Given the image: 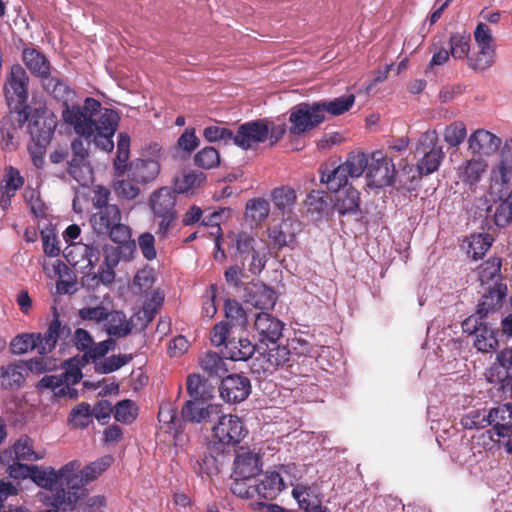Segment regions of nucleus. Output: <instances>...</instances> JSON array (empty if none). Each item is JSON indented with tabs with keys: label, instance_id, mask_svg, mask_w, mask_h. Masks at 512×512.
Wrapping results in <instances>:
<instances>
[{
	"label": "nucleus",
	"instance_id": "f257e3e1",
	"mask_svg": "<svg viewBox=\"0 0 512 512\" xmlns=\"http://www.w3.org/2000/svg\"><path fill=\"white\" fill-rule=\"evenodd\" d=\"M62 117L78 136L87 141L93 137L95 145L101 150L110 152L114 148L112 138L118 127L119 115L112 109H102L98 100L88 97L83 106H67Z\"/></svg>",
	"mask_w": 512,
	"mask_h": 512
},
{
	"label": "nucleus",
	"instance_id": "f03ea898",
	"mask_svg": "<svg viewBox=\"0 0 512 512\" xmlns=\"http://www.w3.org/2000/svg\"><path fill=\"white\" fill-rule=\"evenodd\" d=\"M81 467L78 460H73L58 471L53 468L47 470L33 466L31 479L38 486L51 492L49 505L58 508L64 506L70 511L74 510L77 502L83 498L81 487L74 483L77 480L75 472Z\"/></svg>",
	"mask_w": 512,
	"mask_h": 512
},
{
	"label": "nucleus",
	"instance_id": "7ed1b4c3",
	"mask_svg": "<svg viewBox=\"0 0 512 512\" xmlns=\"http://www.w3.org/2000/svg\"><path fill=\"white\" fill-rule=\"evenodd\" d=\"M413 155L417 171L421 176H428L439 169L445 158V152L439 144L436 130H427L421 133L415 143Z\"/></svg>",
	"mask_w": 512,
	"mask_h": 512
},
{
	"label": "nucleus",
	"instance_id": "20e7f679",
	"mask_svg": "<svg viewBox=\"0 0 512 512\" xmlns=\"http://www.w3.org/2000/svg\"><path fill=\"white\" fill-rule=\"evenodd\" d=\"M225 320L214 325L211 331V342L215 346H221L230 337L232 330L244 331L248 324L246 311L242 305L234 299H226L224 302Z\"/></svg>",
	"mask_w": 512,
	"mask_h": 512
},
{
	"label": "nucleus",
	"instance_id": "39448f33",
	"mask_svg": "<svg viewBox=\"0 0 512 512\" xmlns=\"http://www.w3.org/2000/svg\"><path fill=\"white\" fill-rule=\"evenodd\" d=\"M148 204L153 215L161 219L156 233L165 236L177 218L175 192L169 187H161L151 193Z\"/></svg>",
	"mask_w": 512,
	"mask_h": 512
},
{
	"label": "nucleus",
	"instance_id": "423d86ee",
	"mask_svg": "<svg viewBox=\"0 0 512 512\" xmlns=\"http://www.w3.org/2000/svg\"><path fill=\"white\" fill-rule=\"evenodd\" d=\"M91 141L83 137L75 138L71 142V159L67 162L68 174L80 185H88L93 179V169L90 163L89 148Z\"/></svg>",
	"mask_w": 512,
	"mask_h": 512
},
{
	"label": "nucleus",
	"instance_id": "0eeeda50",
	"mask_svg": "<svg viewBox=\"0 0 512 512\" xmlns=\"http://www.w3.org/2000/svg\"><path fill=\"white\" fill-rule=\"evenodd\" d=\"M217 423L212 427L213 437L217 446H235L239 444L247 435L248 430L242 419L237 415H225L221 409L220 416L216 417Z\"/></svg>",
	"mask_w": 512,
	"mask_h": 512
},
{
	"label": "nucleus",
	"instance_id": "6e6552de",
	"mask_svg": "<svg viewBox=\"0 0 512 512\" xmlns=\"http://www.w3.org/2000/svg\"><path fill=\"white\" fill-rule=\"evenodd\" d=\"M29 78L25 69L19 65H13L4 85V95L8 108L18 112L22 110L28 99Z\"/></svg>",
	"mask_w": 512,
	"mask_h": 512
},
{
	"label": "nucleus",
	"instance_id": "1a4fd4ad",
	"mask_svg": "<svg viewBox=\"0 0 512 512\" xmlns=\"http://www.w3.org/2000/svg\"><path fill=\"white\" fill-rule=\"evenodd\" d=\"M324 116L317 102L300 103L291 108L289 115V133L302 135L321 124Z\"/></svg>",
	"mask_w": 512,
	"mask_h": 512
},
{
	"label": "nucleus",
	"instance_id": "9d476101",
	"mask_svg": "<svg viewBox=\"0 0 512 512\" xmlns=\"http://www.w3.org/2000/svg\"><path fill=\"white\" fill-rule=\"evenodd\" d=\"M269 132L268 119L252 120L238 126L233 143L243 150L254 149L268 140Z\"/></svg>",
	"mask_w": 512,
	"mask_h": 512
},
{
	"label": "nucleus",
	"instance_id": "9b49d317",
	"mask_svg": "<svg viewBox=\"0 0 512 512\" xmlns=\"http://www.w3.org/2000/svg\"><path fill=\"white\" fill-rule=\"evenodd\" d=\"M221 414V404L208 401L186 400L180 410L182 423L208 424Z\"/></svg>",
	"mask_w": 512,
	"mask_h": 512
},
{
	"label": "nucleus",
	"instance_id": "f8f14e48",
	"mask_svg": "<svg viewBox=\"0 0 512 512\" xmlns=\"http://www.w3.org/2000/svg\"><path fill=\"white\" fill-rule=\"evenodd\" d=\"M152 150L153 158H136L128 164L127 173L130 180L140 184L146 185L153 182L160 173V163L155 156V153L160 152L158 144H154L150 147Z\"/></svg>",
	"mask_w": 512,
	"mask_h": 512
},
{
	"label": "nucleus",
	"instance_id": "ddd939ff",
	"mask_svg": "<svg viewBox=\"0 0 512 512\" xmlns=\"http://www.w3.org/2000/svg\"><path fill=\"white\" fill-rule=\"evenodd\" d=\"M395 165L381 151L371 154L368 165L367 180L371 187H383L390 185L394 178Z\"/></svg>",
	"mask_w": 512,
	"mask_h": 512
},
{
	"label": "nucleus",
	"instance_id": "4468645a",
	"mask_svg": "<svg viewBox=\"0 0 512 512\" xmlns=\"http://www.w3.org/2000/svg\"><path fill=\"white\" fill-rule=\"evenodd\" d=\"M219 391L221 397L226 402L240 403L249 396L251 392V383L246 376L232 374L221 381Z\"/></svg>",
	"mask_w": 512,
	"mask_h": 512
},
{
	"label": "nucleus",
	"instance_id": "2eb2a0df",
	"mask_svg": "<svg viewBox=\"0 0 512 512\" xmlns=\"http://www.w3.org/2000/svg\"><path fill=\"white\" fill-rule=\"evenodd\" d=\"M243 299L256 309L271 310L276 304L277 296L262 282H249L244 287Z\"/></svg>",
	"mask_w": 512,
	"mask_h": 512
},
{
	"label": "nucleus",
	"instance_id": "dca6fc26",
	"mask_svg": "<svg viewBox=\"0 0 512 512\" xmlns=\"http://www.w3.org/2000/svg\"><path fill=\"white\" fill-rule=\"evenodd\" d=\"M39 336L37 340V351L40 355H46L54 350L59 339H66L71 335V328L68 325H62L59 316L54 312V318L49 324L47 331Z\"/></svg>",
	"mask_w": 512,
	"mask_h": 512
},
{
	"label": "nucleus",
	"instance_id": "f3484780",
	"mask_svg": "<svg viewBox=\"0 0 512 512\" xmlns=\"http://www.w3.org/2000/svg\"><path fill=\"white\" fill-rule=\"evenodd\" d=\"M260 471L261 463L259 455L251 451L241 449L234 460L232 475L235 481L250 480Z\"/></svg>",
	"mask_w": 512,
	"mask_h": 512
},
{
	"label": "nucleus",
	"instance_id": "a211bd4d",
	"mask_svg": "<svg viewBox=\"0 0 512 512\" xmlns=\"http://www.w3.org/2000/svg\"><path fill=\"white\" fill-rule=\"evenodd\" d=\"M254 327L261 342L275 344L282 336L284 324L273 315L261 312L256 315Z\"/></svg>",
	"mask_w": 512,
	"mask_h": 512
},
{
	"label": "nucleus",
	"instance_id": "6ab92c4d",
	"mask_svg": "<svg viewBox=\"0 0 512 512\" xmlns=\"http://www.w3.org/2000/svg\"><path fill=\"white\" fill-rule=\"evenodd\" d=\"M22 110L15 112L10 110V113L5 115L0 120V136L2 146L8 151L16 150L18 130L22 127L23 119L21 115Z\"/></svg>",
	"mask_w": 512,
	"mask_h": 512
},
{
	"label": "nucleus",
	"instance_id": "aec40b11",
	"mask_svg": "<svg viewBox=\"0 0 512 512\" xmlns=\"http://www.w3.org/2000/svg\"><path fill=\"white\" fill-rule=\"evenodd\" d=\"M501 143L499 137L484 129L476 130L468 139L469 149L474 154L485 156L493 155L499 149Z\"/></svg>",
	"mask_w": 512,
	"mask_h": 512
},
{
	"label": "nucleus",
	"instance_id": "412c9836",
	"mask_svg": "<svg viewBox=\"0 0 512 512\" xmlns=\"http://www.w3.org/2000/svg\"><path fill=\"white\" fill-rule=\"evenodd\" d=\"M122 215L118 205L96 210L90 217V224L97 235L107 236L113 225L121 221Z\"/></svg>",
	"mask_w": 512,
	"mask_h": 512
},
{
	"label": "nucleus",
	"instance_id": "4be33fe9",
	"mask_svg": "<svg viewBox=\"0 0 512 512\" xmlns=\"http://www.w3.org/2000/svg\"><path fill=\"white\" fill-rule=\"evenodd\" d=\"M334 209L340 216H354L361 214L360 193L352 186L335 191Z\"/></svg>",
	"mask_w": 512,
	"mask_h": 512
},
{
	"label": "nucleus",
	"instance_id": "5701e85b",
	"mask_svg": "<svg viewBox=\"0 0 512 512\" xmlns=\"http://www.w3.org/2000/svg\"><path fill=\"white\" fill-rule=\"evenodd\" d=\"M55 127L53 119L45 116H37L29 122L28 128L31 139L40 150L49 144Z\"/></svg>",
	"mask_w": 512,
	"mask_h": 512
},
{
	"label": "nucleus",
	"instance_id": "b1692460",
	"mask_svg": "<svg viewBox=\"0 0 512 512\" xmlns=\"http://www.w3.org/2000/svg\"><path fill=\"white\" fill-rule=\"evenodd\" d=\"M490 426L499 437L512 435V403H506L489 411Z\"/></svg>",
	"mask_w": 512,
	"mask_h": 512
},
{
	"label": "nucleus",
	"instance_id": "393cba45",
	"mask_svg": "<svg viewBox=\"0 0 512 512\" xmlns=\"http://www.w3.org/2000/svg\"><path fill=\"white\" fill-rule=\"evenodd\" d=\"M284 488L283 478L278 472H267L259 483L249 486L261 498L273 500Z\"/></svg>",
	"mask_w": 512,
	"mask_h": 512
},
{
	"label": "nucleus",
	"instance_id": "a878e982",
	"mask_svg": "<svg viewBox=\"0 0 512 512\" xmlns=\"http://www.w3.org/2000/svg\"><path fill=\"white\" fill-rule=\"evenodd\" d=\"M112 457L110 455L104 456L88 466H86L83 470L80 468L75 472L77 475V480H75V484L77 487H81L83 492V497L86 495L87 490L85 488L86 484L90 481L95 480L103 471H105L112 463Z\"/></svg>",
	"mask_w": 512,
	"mask_h": 512
},
{
	"label": "nucleus",
	"instance_id": "bb28decb",
	"mask_svg": "<svg viewBox=\"0 0 512 512\" xmlns=\"http://www.w3.org/2000/svg\"><path fill=\"white\" fill-rule=\"evenodd\" d=\"M103 328L109 336L123 338L131 333L133 324L127 319L123 311L111 308Z\"/></svg>",
	"mask_w": 512,
	"mask_h": 512
},
{
	"label": "nucleus",
	"instance_id": "cd10ccee",
	"mask_svg": "<svg viewBox=\"0 0 512 512\" xmlns=\"http://www.w3.org/2000/svg\"><path fill=\"white\" fill-rule=\"evenodd\" d=\"M223 354L225 358L232 361H246L254 354L255 346L246 338H227L225 343Z\"/></svg>",
	"mask_w": 512,
	"mask_h": 512
},
{
	"label": "nucleus",
	"instance_id": "c85d7f7f",
	"mask_svg": "<svg viewBox=\"0 0 512 512\" xmlns=\"http://www.w3.org/2000/svg\"><path fill=\"white\" fill-rule=\"evenodd\" d=\"M299 224L290 219L282 221L278 226L269 229V238L279 249L294 243Z\"/></svg>",
	"mask_w": 512,
	"mask_h": 512
},
{
	"label": "nucleus",
	"instance_id": "c756f323",
	"mask_svg": "<svg viewBox=\"0 0 512 512\" xmlns=\"http://www.w3.org/2000/svg\"><path fill=\"white\" fill-rule=\"evenodd\" d=\"M320 181L327 185L330 191H339L347 188L349 173L342 163L336 167L329 168L327 165L320 168Z\"/></svg>",
	"mask_w": 512,
	"mask_h": 512
},
{
	"label": "nucleus",
	"instance_id": "7c9ffc66",
	"mask_svg": "<svg viewBox=\"0 0 512 512\" xmlns=\"http://www.w3.org/2000/svg\"><path fill=\"white\" fill-rule=\"evenodd\" d=\"M187 393L192 400L208 401L214 398V389L199 374H190L186 380Z\"/></svg>",
	"mask_w": 512,
	"mask_h": 512
},
{
	"label": "nucleus",
	"instance_id": "2f4dec72",
	"mask_svg": "<svg viewBox=\"0 0 512 512\" xmlns=\"http://www.w3.org/2000/svg\"><path fill=\"white\" fill-rule=\"evenodd\" d=\"M23 61L33 74L43 79L50 75V63L48 59L38 50L24 49Z\"/></svg>",
	"mask_w": 512,
	"mask_h": 512
},
{
	"label": "nucleus",
	"instance_id": "473e14b6",
	"mask_svg": "<svg viewBox=\"0 0 512 512\" xmlns=\"http://www.w3.org/2000/svg\"><path fill=\"white\" fill-rule=\"evenodd\" d=\"M292 496L297 501L299 507L305 512H330L327 507L322 506L321 501L316 497L311 498L309 487L297 485L292 490Z\"/></svg>",
	"mask_w": 512,
	"mask_h": 512
},
{
	"label": "nucleus",
	"instance_id": "72a5a7b5",
	"mask_svg": "<svg viewBox=\"0 0 512 512\" xmlns=\"http://www.w3.org/2000/svg\"><path fill=\"white\" fill-rule=\"evenodd\" d=\"M24 366L21 363H12L0 368L1 385L5 389H17L25 381Z\"/></svg>",
	"mask_w": 512,
	"mask_h": 512
},
{
	"label": "nucleus",
	"instance_id": "f704fd0d",
	"mask_svg": "<svg viewBox=\"0 0 512 512\" xmlns=\"http://www.w3.org/2000/svg\"><path fill=\"white\" fill-rule=\"evenodd\" d=\"M255 242V238L246 232L233 234L232 248L235 249L234 258L243 263L256 250Z\"/></svg>",
	"mask_w": 512,
	"mask_h": 512
},
{
	"label": "nucleus",
	"instance_id": "c9c22d12",
	"mask_svg": "<svg viewBox=\"0 0 512 512\" xmlns=\"http://www.w3.org/2000/svg\"><path fill=\"white\" fill-rule=\"evenodd\" d=\"M125 174L126 178L118 177V179L113 181L112 189L120 200L132 201L135 200L141 193L139 187L140 184L130 180L128 173Z\"/></svg>",
	"mask_w": 512,
	"mask_h": 512
},
{
	"label": "nucleus",
	"instance_id": "e433bc0d",
	"mask_svg": "<svg viewBox=\"0 0 512 512\" xmlns=\"http://www.w3.org/2000/svg\"><path fill=\"white\" fill-rule=\"evenodd\" d=\"M355 96L353 94L343 95L330 101L317 102L320 110L325 117V113L333 116L342 115L347 112L354 104Z\"/></svg>",
	"mask_w": 512,
	"mask_h": 512
},
{
	"label": "nucleus",
	"instance_id": "4c0bfd02",
	"mask_svg": "<svg viewBox=\"0 0 512 512\" xmlns=\"http://www.w3.org/2000/svg\"><path fill=\"white\" fill-rule=\"evenodd\" d=\"M487 166L483 159H471L460 167V178L470 185L476 184L485 173Z\"/></svg>",
	"mask_w": 512,
	"mask_h": 512
},
{
	"label": "nucleus",
	"instance_id": "58836bf2",
	"mask_svg": "<svg viewBox=\"0 0 512 512\" xmlns=\"http://www.w3.org/2000/svg\"><path fill=\"white\" fill-rule=\"evenodd\" d=\"M495 61L494 46H479V51L467 59L468 66L475 71H484L490 68Z\"/></svg>",
	"mask_w": 512,
	"mask_h": 512
},
{
	"label": "nucleus",
	"instance_id": "ea45409f",
	"mask_svg": "<svg viewBox=\"0 0 512 512\" xmlns=\"http://www.w3.org/2000/svg\"><path fill=\"white\" fill-rule=\"evenodd\" d=\"M471 36L469 33H452L449 38L450 54L456 60L468 59Z\"/></svg>",
	"mask_w": 512,
	"mask_h": 512
},
{
	"label": "nucleus",
	"instance_id": "a19ab883",
	"mask_svg": "<svg viewBox=\"0 0 512 512\" xmlns=\"http://www.w3.org/2000/svg\"><path fill=\"white\" fill-rule=\"evenodd\" d=\"M111 308L103 301L97 305H87L78 310V318L81 321L94 324L105 323Z\"/></svg>",
	"mask_w": 512,
	"mask_h": 512
},
{
	"label": "nucleus",
	"instance_id": "79ce46f5",
	"mask_svg": "<svg viewBox=\"0 0 512 512\" xmlns=\"http://www.w3.org/2000/svg\"><path fill=\"white\" fill-rule=\"evenodd\" d=\"M498 173L501 184L507 185L512 178V139L507 140L501 150V160L493 174Z\"/></svg>",
	"mask_w": 512,
	"mask_h": 512
},
{
	"label": "nucleus",
	"instance_id": "37998d69",
	"mask_svg": "<svg viewBox=\"0 0 512 512\" xmlns=\"http://www.w3.org/2000/svg\"><path fill=\"white\" fill-rule=\"evenodd\" d=\"M44 88L51 93L55 99L63 102L64 109L62 112L69 106L67 102L71 100L73 92L62 80L56 77H50L49 75L44 79Z\"/></svg>",
	"mask_w": 512,
	"mask_h": 512
},
{
	"label": "nucleus",
	"instance_id": "c03bdc74",
	"mask_svg": "<svg viewBox=\"0 0 512 512\" xmlns=\"http://www.w3.org/2000/svg\"><path fill=\"white\" fill-rule=\"evenodd\" d=\"M272 202L281 211L290 212L296 203V192L289 186L277 187L272 191Z\"/></svg>",
	"mask_w": 512,
	"mask_h": 512
},
{
	"label": "nucleus",
	"instance_id": "a18cd8bd",
	"mask_svg": "<svg viewBox=\"0 0 512 512\" xmlns=\"http://www.w3.org/2000/svg\"><path fill=\"white\" fill-rule=\"evenodd\" d=\"M206 180V175L201 171H186L175 179V189L178 193H186L198 188Z\"/></svg>",
	"mask_w": 512,
	"mask_h": 512
},
{
	"label": "nucleus",
	"instance_id": "49530a36",
	"mask_svg": "<svg viewBox=\"0 0 512 512\" xmlns=\"http://www.w3.org/2000/svg\"><path fill=\"white\" fill-rule=\"evenodd\" d=\"M209 454L204 453L200 460L197 461L199 472L207 475L219 472L217 455L224 452V448H220L216 443L210 442L208 445Z\"/></svg>",
	"mask_w": 512,
	"mask_h": 512
},
{
	"label": "nucleus",
	"instance_id": "de8ad7c7",
	"mask_svg": "<svg viewBox=\"0 0 512 512\" xmlns=\"http://www.w3.org/2000/svg\"><path fill=\"white\" fill-rule=\"evenodd\" d=\"M2 182L4 183L1 186L2 198L6 197L9 200L23 186L24 179L18 169L10 166L5 170Z\"/></svg>",
	"mask_w": 512,
	"mask_h": 512
},
{
	"label": "nucleus",
	"instance_id": "09e8293b",
	"mask_svg": "<svg viewBox=\"0 0 512 512\" xmlns=\"http://www.w3.org/2000/svg\"><path fill=\"white\" fill-rule=\"evenodd\" d=\"M200 365L210 376L221 377L228 371L224 359L215 352H207L200 359Z\"/></svg>",
	"mask_w": 512,
	"mask_h": 512
},
{
	"label": "nucleus",
	"instance_id": "8fccbe9b",
	"mask_svg": "<svg viewBox=\"0 0 512 512\" xmlns=\"http://www.w3.org/2000/svg\"><path fill=\"white\" fill-rule=\"evenodd\" d=\"M266 362V370L277 369L285 365L290 358V351L286 346H274L263 353Z\"/></svg>",
	"mask_w": 512,
	"mask_h": 512
},
{
	"label": "nucleus",
	"instance_id": "3c124183",
	"mask_svg": "<svg viewBox=\"0 0 512 512\" xmlns=\"http://www.w3.org/2000/svg\"><path fill=\"white\" fill-rule=\"evenodd\" d=\"M489 234L472 235L467 247V254L474 260L481 259L492 245Z\"/></svg>",
	"mask_w": 512,
	"mask_h": 512
},
{
	"label": "nucleus",
	"instance_id": "603ef678",
	"mask_svg": "<svg viewBox=\"0 0 512 512\" xmlns=\"http://www.w3.org/2000/svg\"><path fill=\"white\" fill-rule=\"evenodd\" d=\"M499 200L501 202L493 214V221L496 226L503 228L512 222V190L506 198H502L500 195Z\"/></svg>",
	"mask_w": 512,
	"mask_h": 512
},
{
	"label": "nucleus",
	"instance_id": "864d4df0",
	"mask_svg": "<svg viewBox=\"0 0 512 512\" xmlns=\"http://www.w3.org/2000/svg\"><path fill=\"white\" fill-rule=\"evenodd\" d=\"M351 178L360 177L365 170L368 171V155L364 152H352L348 155L346 161L343 163Z\"/></svg>",
	"mask_w": 512,
	"mask_h": 512
},
{
	"label": "nucleus",
	"instance_id": "5fc2aeb1",
	"mask_svg": "<svg viewBox=\"0 0 512 512\" xmlns=\"http://www.w3.org/2000/svg\"><path fill=\"white\" fill-rule=\"evenodd\" d=\"M39 336L35 333H23L15 336L10 342L11 353L21 355L29 350L37 349Z\"/></svg>",
	"mask_w": 512,
	"mask_h": 512
},
{
	"label": "nucleus",
	"instance_id": "6e6d98bb",
	"mask_svg": "<svg viewBox=\"0 0 512 512\" xmlns=\"http://www.w3.org/2000/svg\"><path fill=\"white\" fill-rule=\"evenodd\" d=\"M131 360V355H112L110 357L104 358L103 360H99V362H96L95 370L101 374L112 373L126 365Z\"/></svg>",
	"mask_w": 512,
	"mask_h": 512
},
{
	"label": "nucleus",
	"instance_id": "4d7b16f0",
	"mask_svg": "<svg viewBox=\"0 0 512 512\" xmlns=\"http://www.w3.org/2000/svg\"><path fill=\"white\" fill-rule=\"evenodd\" d=\"M270 212L269 202L263 198L249 200L246 204V217L254 222L265 220Z\"/></svg>",
	"mask_w": 512,
	"mask_h": 512
},
{
	"label": "nucleus",
	"instance_id": "13d9d810",
	"mask_svg": "<svg viewBox=\"0 0 512 512\" xmlns=\"http://www.w3.org/2000/svg\"><path fill=\"white\" fill-rule=\"evenodd\" d=\"M498 364H494L490 369V377L489 380H492L494 376V372H497V380L501 381L508 377L507 371L512 369V348H507L502 350L497 355Z\"/></svg>",
	"mask_w": 512,
	"mask_h": 512
},
{
	"label": "nucleus",
	"instance_id": "bf43d9fd",
	"mask_svg": "<svg viewBox=\"0 0 512 512\" xmlns=\"http://www.w3.org/2000/svg\"><path fill=\"white\" fill-rule=\"evenodd\" d=\"M196 166L203 169H212L220 164V155L216 148L207 146L202 148L194 156Z\"/></svg>",
	"mask_w": 512,
	"mask_h": 512
},
{
	"label": "nucleus",
	"instance_id": "052dcab7",
	"mask_svg": "<svg viewBox=\"0 0 512 512\" xmlns=\"http://www.w3.org/2000/svg\"><path fill=\"white\" fill-rule=\"evenodd\" d=\"M504 296L505 293L500 289H490L487 294L482 296L476 311L477 314L480 315V317H486L489 311L502 303Z\"/></svg>",
	"mask_w": 512,
	"mask_h": 512
},
{
	"label": "nucleus",
	"instance_id": "680f3d73",
	"mask_svg": "<svg viewBox=\"0 0 512 512\" xmlns=\"http://www.w3.org/2000/svg\"><path fill=\"white\" fill-rule=\"evenodd\" d=\"M443 136L450 147H458L467 136L466 126L461 121H455L445 128Z\"/></svg>",
	"mask_w": 512,
	"mask_h": 512
},
{
	"label": "nucleus",
	"instance_id": "e2e57ef3",
	"mask_svg": "<svg viewBox=\"0 0 512 512\" xmlns=\"http://www.w3.org/2000/svg\"><path fill=\"white\" fill-rule=\"evenodd\" d=\"M158 420L159 422L168 425L170 431L174 430L176 433H179L183 429L181 417H177L176 410L170 403L160 405Z\"/></svg>",
	"mask_w": 512,
	"mask_h": 512
},
{
	"label": "nucleus",
	"instance_id": "0e129e2a",
	"mask_svg": "<svg viewBox=\"0 0 512 512\" xmlns=\"http://www.w3.org/2000/svg\"><path fill=\"white\" fill-rule=\"evenodd\" d=\"M13 448L18 460L34 461L42 458L33 450V440L28 436L20 437Z\"/></svg>",
	"mask_w": 512,
	"mask_h": 512
},
{
	"label": "nucleus",
	"instance_id": "69168bd1",
	"mask_svg": "<svg viewBox=\"0 0 512 512\" xmlns=\"http://www.w3.org/2000/svg\"><path fill=\"white\" fill-rule=\"evenodd\" d=\"M465 429H483L490 426L489 412L473 410L461 419Z\"/></svg>",
	"mask_w": 512,
	"mask_h": 512
},
{
	"label": "nucleus",
	"instance_id": "338daca9",
	"mask_svg": "<svg viewBox=\"0 0 512 512\" xmlns=\"http://www.w3.org/2000/svg\"><path fill=\"white\" fill-rule=\"evenodd\" d=\"M91 415L90 405L83 402L72 409L70 421L74 427L85 428L90 422Z\"/></svg>",
	"mask_w": 512,
	"mask_h": 512
},
{
	"label": "nucleus",
	"instance_id": "774afa93",
	"mask_svg": "<svg viewBox=\"0 0 512 512\" xmlns=\"http://www.w3.org/2000/svg\"><path fill=\"white\" fill-rule=\"evenodd\" d=\"M114 417L117 421L131 423L136 418L134 403L131 400H122L114 409Z\"/></svg>",
	"mask_w": 512,
	"mask_h": 512
}]
</instances>
